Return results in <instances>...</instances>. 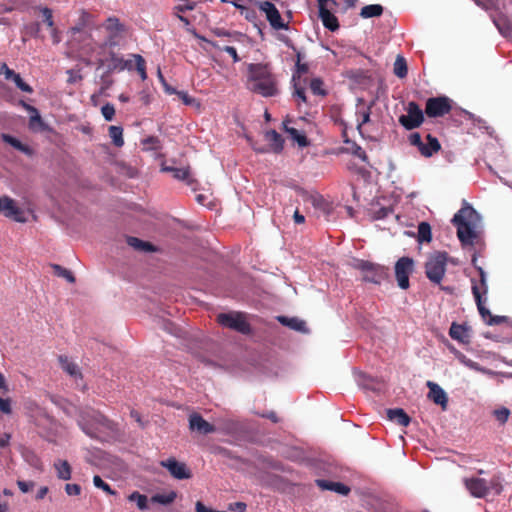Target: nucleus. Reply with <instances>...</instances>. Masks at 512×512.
Wrapping results in <instances>:
<instances>
[{
	"label": "nucleus",
	"mask_w": 512,
	"mask_h": 512,
	"mask_svg": "<svg viewBox=\"0 0 512 512\" xmlns=\"http://www.w3.org/2000/svg\"><path fill=\"white\" fill-rule=\"evenodd\" d=\"M247 88L263 97H273L279 92L277 81L268 64L251 63L248 65Z\"/></svg>",
	"instance_id": "f257e3e1"
},
{
	"label": "nucleus",
	"mask_w": 512,
	"mask_h": 512,
	"mask_svg": "<svg viewBox=\"0 0 512 512\" xmlns=\"http://www.w3.org/2000/svg\"><path fill=\"white\" fill-rule=\"evenodd\" d=\"M481 217L468 203L453 216L452 223L457 228V236L462 246H473L479 237Z\"/></svg>",
	"instance_id": "f03ea898"
},
{
	"label": "nucleus",
	"mask_w": 512,
	"mask_h": 512,
	"mask_svg": "<svg viewBox=\"0 0 512 512\" xmlns=\"http://www.w3.org/2000/svg\"><path fill=\"white\" fill-rule=\"evenodd\" d=\"M463 482L466 489L475 498H485L491 492L496 495L502 492L499 476H493L489 481L479 477H470L465 478Z\"/></svg>",
	"instance_id": "7ed1b4c3"
},
{
	"label": "nucleus",
	"mask_w": 512,
	"mask_h": 512,
	"mask_svg": "<svg viewBox=\"0 0 512 512\" xmlns=\"http://www.w3.org/2000/svg\"><path fill=\"white\" fill-rule=\"evenodd\" d=\"M448 253L436 251L430 254L425 263V275L433 284L439 285L445 275Z\"/></svg>",
	"instance_id": "20e7f679"
},
{
	"label": "nucleus",
	"mask_w": 512,
	"mask_h": 512,
	"mask_svg": "<svg viewBox=\"0 0 512 512\" xmlns=\"http://www.w3.org/2000/svg\"><path fill=\"white\" fill-rule=\"evenodd\" d=\"M351 266L361 272L362 280L366 282L380 284L388 277V268L367 260L353 259Z\"/></svg>",
	"instance_id": "39448f33"
},
{
	"label": "nucleus",
	"mask_w": 512,
	"mask_h": 512,
	"mask_svg": "<svg viewBox=\"0 0 512 512\" xmlns=\"http://www.w3.org/2000/svg\"><path fill=\"white\" fill-rule=\"evenodd\" d=\"M89 418L91 419V424L86 421L84 416L81 417L78 423L81 429L90 437H96V430H98V428L112 433L118 431V424L99 412L93 411L91 415H89Z\"/></svg>",
	"instance_id": "423d86ee"
},
{
	"label": "nucleus",
	"mask_w": 512,
	"mask_h": 512,
	"mask_svg": "<svg viewBox=\"0 0 512 512\" xmlns=\"http://www.w3.org/2000/svg\"><path fill=\"white\" fill-rule=\"evenodd\" d=\"M106 31L105 40L99 45L101 50L111 49L119 45L123 37L124 26L116 17L108 18L102 25Z\"/></svg>",
	"instance_id": "0eeeda50"
},
{
	"label": "nucleus",
	"mask_w": 512,
	"mask_h": 512,
	"mask_svg": "<svg viewBox=\"0 0 512 512\" xmlns=\"http://www.w3.org/2000/svg\"><path fill=\"white\" fill-rule=\"evenodd\" d=\"M217 322L223 327L235 330L241 334L249 335L252 332L251 325L241 312L220 313Z\"/></svg>",
	"instance_id": "6e6552de"
},
{
	"label": "nucleus",
	"mask_w": 512,
	"mask_h": 512,
	"mask_svg": "<svg viewBox=\"0 0 512 512\" xmlns=\"http://www.w3.org/2000/svg\"><path fill=\"white\" fill-rule=\"evenodd\" d=\"M477 271L479 272V282L472 280V294L474 296L479 314L483 319H486V315H489V310L485 307L486 298L484 296L488 293V285L486 280V273L484 269L480 266H477Z\"/></svg>",
	"instance_id": "1a4fd4ad"
},
{
	"label": "nucleus",
	"mask_w": 512,
	"mask_h": 512,
	"mask_svg": "<svg viewBox=\"0 0 512 512\" xmlns=\"http://www.w3.org/2000/svg\"><path fill=\"white\" fill-rule=\"evenodd\" d=\"M452 101L446 96L428 98L425 106V113L430 118L443 117L450 113Z\"/></svg>",
	"instance_id": "9d476101"
},
{
	"label": "nucleus",
	"mask_w": 512,
	"mask_h": 512,
	"mask_svg": "<svg viewBox=\"0 0 512 512\" xmlns=\"http://www.w3.org/2000/svg\"><path fill=\"white\" fill-rule=\"evenodd\" d=\"M407 114L399 117V123L407 130H413L422 125L424 122V113L419 105L411 101L406 108Z\"/></svg>",
	"instance_id": "9b49d317"
},
{
	"label": "nucleus",
	"mask_w": 512,
	"mask_h": 512,
	"mask_svg": "<svg viewBox=\"0 0 512 512\" xmlns=\"http://www.w3.org/2000/svg\"><path fill=\"white\" fill-rule=\"evenodd\" d=\"M258 7L259 10L265 14L267 21L273 29H288V24L284 23L279 10L272 2H260Z\"/></svg>",
	"instance_id": "f8f14e48"
},
{
	"label": "nucleus",
	"mask_w": 512,
	"mask_h": 512,
	"mask_svg": "<svg viewBox=\"0 0 512 512\" xmlns=\"http://www.w3.org/2000/svg\"><path fill=\"white\" fill-rule=\"evenodd\" d=\"M413 264L409 257H402L395 264V277L401 289L409 287V275L413 270Z\"/></svg>",
	"instance_id": "ddd939ff"
},
{
	"label": "nucleus",
	"mask_w": 512,
	"mask_h": 512,
	"mask_svg": "<svg viewBox=\"0 0 512 512\" xmlns=\"http://www.w3.org/2000/svg\"><path fill=\"white\" fill-rule=\"evenodd\" d=\"M106 62H108L107 71L109 73L113 72L115 70H118V71H123L125 69L131 70L133 67L131 59L125 60L121 56H119L118 54H116L112 51L109 53V59L104 58L102 56H99L97 58L98 68L104 66Z\"/></svg>",
	"instance_id": "4468645a"
},
{
	"label": "nucleus",
	"mask_w": 512,
	"mask_h": 512,
	"mask_svg": "<svg viewBox=\"0 0 512 512\" xmlns=\"http://www.w3.org/2000/svg\"><path fill=\"white\" fill-rule=\"evenodd\" d=\"M160 464L162 467L166 468L175 479L184 480L192 477L191 471L186 464L177 461L175 458H168L161 461Z\"/></svg>",
	"instance_id": "2eb2a0df"
},
{
	"label": "nucleus",
	"mask_w": 512,
	"mask_h": 512,
	"mask_svg": "<svg viewBox=\"0 0 512 512\" xmlns=\"http://www.w3.org/2000/svg\"><path fill=\"white\" fill-rule=\"evenodd\" d=\"M0 213L12 218L17 222H25L24 212L15 204V201L8 196L0 197Z\"/></svg>",
	"instance_id": "dca6fc26"
},
{
	"label": "nucleus",
	"mask_w": 512,
	"mask_h": 512,
	"mask_svg": "<svg viewBox=\"0 0 512 512\" xmlns=\"http://www.w3.org/2000/svg\"><path fill=\"white\" fill-rule=\"evenodd\" d=\"M427 387L429 388V392L427 397L429 400L433 401L435 404L440 405L442 410H446L448 406V397L446 392L435 382L427 381Z\"/></svg>",
	"instance_id": "f3484780"
},
{
	"label": "nucleus",
	"mask_w": 512,
	"mask_h": 512,
	"mask_svg": "<svg viewBox=\"0 0 512 512\" xmlns=\"http://www.w3.org/2000/svg\"><path fill=\"white\" fill-rule=\"evenodd\" d=\"M189 427L192 431H197L200 434L207 435L214 433L216 427L207 422L201 415L194 413L189 417Z\"/></svg>",
	"instance_id": "a211bd4d"
},
{
	"label": "nucleus",
	"mask_w": 512,
	"mask_h": 512,
	"mask_svg": "<svg viewBox=\"0 0 512 512\" xmlns=\"http://www.w3.org/2000/svg\"><path fill=\"white\" fill-rule=\"evenodd\" d=\"M334 13L335 12L328 11L325 8L319 10V18L321 19L323 26L332 32L338 30L340 26Z\"/></svg>",
	"instance_id": "6ab92c4d"
},
{
	"label": "nucleus",
	"mask_w": 512,
	"mask_h": 512,
	"mask_svg": "<svg viewBox=\"0 0 512 512\" xmlns=\"http://www.w3.org/2000/svg\"><path fill=\"white\" fill-rule=\"evenodd\" d=\"M316 484L323 490L334 491L341 495H347L350 492V488L340 482L317 479Z\"/></svg>",
	"instance_id": "aec40b11"
},
{
	"label": "nucleus",
	"mask_w": 512,
	"mask_h": 512,
	"mask_svg": "<svg viewBox=\"0 0 512 512\" xmlns=\"http://www.w3.org/2000/svg\"><path fill=\"white\" fill-rule=\"evenodd\" d=\"M58 361L63 371H65L68 375H70L74 379L82 377V373L78 365L72 362L67 356L60 355L58 357Z\"/></svg>",
	"instance_id": "412c9836"
},
{
	"label": "nucleus",
	"mask_w": 512,
	"mask_h": 512,
	"mask_svg": "<svg viewBox=\"0 0 512 512\" xmlns=\"http://www.w3.org/2000/svg\"><path fill=\"white\" fill-rule=\"evenodd\" d=\"M427 142L424 147H421V155L424 157H431L441 149V144L438 139L431 134L426 135Z\"/></svg>",
	"instance_id": "4be33fe9"
},
{
	"label": "nucleus",
	"mask_w": 512,
	"mask_h": 512,
	"mask_svg": "<svg viewBox=\"0 0 512 512\" xmlns=\"http://www.w3.org/2000/svg\"><path fill=\"white\" fill-rule=\"evenodd\" d=\"M278 321L284 325L287 326L295 331L298 332H308V329L306 327V322L304 320H301L297 317H286V316H279Z\"/></svg>",
	"instance_id": "5701e85b"
},
{
	"label": "nucleus",
	"mask_w": 512,
	"mask_h": 512,
	"mask_svg": "<svg viewBox=\"0 0 512 512\" xmlns=\"http://www.w3.org/2000/svg\"><path fill=\"white\" fill-rule=\"evenodd\" d=\"M387 417L389 420L404 427L408 426L411 421L407 413L401 408L388 409Z\"/></svg>",
	"instance_id": "b1692460"
},
{
	"label": "nucleus",
	"mask_w": 512,
	"mask_h": 512,
	"mask_svg": "<svg viewBox=\"0 0 512 512\" xmlns=\"http://www.w3.org/2000/svg\"><path fill=\"white\" fill-rule=\"evenodd\" d=\"M493 23L503 36H512V21L507 16L501 14L493 19Z\"/></svg>",
	"instance_id": "393cba45"
},
{
	"label": "nucleus",
	"mask_w": 512,
	"mask_h": 512,
	"mask_svg": "<svg viewBox=\"0 0 512 512\" xmlns=\"http://www.w3.org/2000/svg\"><path fill=\"white\" fill-rule=\"evenodd\" d=\"M57 477L61 480L71 479L72 469L68 461L58 459L54 462Z\"/></svg>",
	"instance_id": "a878e982"
},
{
	"label": "nucleus",
	"mask_w": 512,
	"mask_h": 512,
	"mask_svg": "<svg viewBox=\"0 0 512 512\" xmlns=\"http://www.w3.org/2000/svg\"><path fill=\"white\" fill-rule=\"evenodd\" d=\"M2 139L4 140V142L10 144L12 147L28 156H32L34 154V150L31 147H29L26 144H23L20 140L11 135L2 134Z\"/></svg>",
	"instance_id": "bb28decb"
},
{
	"label": "nucleus",
	"mask_w": 512,
	"mask_h": 512,
	"mask_svg": "<svg viewBox=\"0 0 512 512\" xmlns=\"http://www.w3.org/2000/svg\"><path fill=\"white\" fill-rule=\"evenodd\" d=\"M21 455L25 462H27L31 467L40 471L43 469V463L40 457L32 449L24 448Z\"/></svg>",
	"instance_id": "cd10ccee"
},
{
	"label": "nucleus",
	"mask_w": 512,
	"mask_h": 512,
	"mask_svg": "<svg viewBox=\"0 0 512 512\" xmlns=\"http://www.w3.org/2000/svg\"><path fill=\"white\" fill-rule=\"evenodd\" d=\"M449 335L452 339L457 340L461 343H468L467 329L460 324L452 323L449 329Z\"/></svg>",
	"instance_id": "c85d7f7f"
},
{
	"label": "nucleus",
	"mask_w": 512,
	"mask_h": 512,
	"mask_svg": "<svg viewBox=\"0 0 512 512\" xmlns=\"http://www.w3.org/2000/svg\"><path fill=\"white\" fill-rule=\"evenodd\" d=\"M266 139L271 143L272 150L275 153H280L283 150L284 140L277 131H268L266 133Z\"/></svg>",
	"instance_id": "c756f323"
},
{
	"label": "nucleus",
	"mask_w": 512,
	"mask_h": 512,
	"mask_svg": "<svg viewBox=\"0 0 512 512\" xmlns=\"http://www.w3.org/2000/svg\"><path fill=\"white\" fill-rule=\"evenodd\" d=\"M384 8L380 4H370L364 6L360 11V16L364 19L372 17H380L383 14Z\"/></svg>",
	"instance_id": "7c9ffc66"
},
{
	"label": "nucleus",
	"mask_w": 512,
	"mask_h": 512,
	"mask_svg": "<svg viewBox=\"0 0 512 512\" xmlns=\"http://www.w3.org/2000/svg\"><path fill=\"white\" fill-rule=\"evenodd\" d=\"M167 170L173 173L175 179L185 181L189 186L193 187L196 182L191 177L189 168H167Z\"/></svg>",
	"instance_id": "2f4dec72"
},
{
	"label": "nucleus",
	"mask_w": 512,
	"mask_h": 512,
	"mask_svg": "<svg viewBox=\"0 0 512 512\" xmlns=\"http://www.w3.org/2000/svg\"><path fill=\"white\" fill-rule=\"evenodd\" d=\"M127 243L129 246L139 251L154 252L156 250L150 242L140 240L137 237H128Z\"/></svg>",
	"instance_id": "473e14b6"
},
{
	"label": "nucleus",
	"mask_w": 512,
	"mask_h": 512,
	"mask_svg": "<svg viewBox=\"0 0 512 512\" xmlns=\"http://www.w3.org/2000/svg\"><path fill=\"white\" fill-rule=\"evenodd\" d=\"M393 73L400 79L407 76L408 66L406 59L402 55H397L393 66Z\"/></svg>",
	"instance_id": "72a5a7b5"
},
{
	"label": "nucleus",
	"mask_w": 512,
	"mask_h": 512,
	"mask_svg": "<svg viewBox=\"0 0 512 512\" xmlns=\"http://www.w3.org/2000/svg\"><path fill=\"white\" fill-rule=\"evenodd\" d=\"M285 131L290 135V137L297 142L300 147H306L309 144V141L305 134L301 133L299 130L293 127H288L284 124Z\"/></svg>",
	"instance_id": "f704fd0d"
},
{
	"label": "nucleus",
	"mask_w": 512,
	"mask_h": 512,
	"mask_svg": "<svg viewBox=\"0 0 512 512\" xmlns=\"http://www.w3.org/2000/svg\"><path fill=\"white\" fill-rule=\"evenodd\" d=\"M109 136L112 140V143L116 147H122L124 145L123 139V128L121 126L112 125L109 127Z\"/></svg>",
	"instance_id": "c9c22d12"
},
{
	"label": "nucleus",
	"mask_w": 512,
	"mask_h": 512,
	"mask_svg": "<svg viewBox=\"0 0 512 512\" xmlns=\"http://www.w3.org/2000/svg\"><path fill=\"white\" fill-rule=\"evenodd\" d=\"M7 80H13L17 88L23 92L31 93L33 91L31 86L25 83L21 76L14 71L7 72Z\"/></svg>",
	"instance_id": "e433bc0d"
},
{
	"label": "nucleus",
	"mask_w": 512,
	"mask_h": 512,
	"mask_svg": "<svg viewBox=\"0 0 512 512\" xmlns=\"http://www.w3.org/2000/svg\"><path fill=\"white\" fill-rule=\"evenodd\" d=\"M177 497V493L175 491H170L167 494H155L151 497V501L154 503H159L162 505H169L175 501Z\"/></svg>",
	"instance_id": "4c0bfd02"
},
{
	"label": "nucleus",
	"mask_w": 512,
	"mask_h": 512,
	"mask_svg": "<svg viewBox=\"0 0 512 512\" xmlns=\"http://www.w3.org/2000/svg\"><path fill=\"white\" fill-rule=\"evenodd\" d=\"M432 239L431 226L427 222H421L418 225V241L430 242Z\"/></svg>",
	"instance_id": "58836bf2"
},
{
	"label": "nucleus",
	"mask_w": 512,
	"mask_h": 512,
	"mask_svg": "<svg viewBox=\"0 0 512 512\" xmlns=\"http://www.w3.org/2000/svg\"><path fill=\"white\" fill-rule=\"evenodd\" d=\"M128 499L130 501H135L140 510L144 511L148 509V499L146 495L135 491L128 496Z\"/></svg>",
	"instance_id": "ea45409f"
},
{
	"label": "nucleus",
	"mask_w": 512,
	"mask_h": 512,
	"mask_svg": "<svg viewBox=\"0 0 512 512\" xmlns=\"http://www.w3.org/2000/svg\"><path fill=\"white\" fill-rule=\"evenodd\" d=\"M131 57L135 61L136 70L139 73L142 80L147 79V73H146V62L144 58L139 54H131Z\"/></svg>",
	"instance_id": "a19ab883"
},
{
	"label": "nucleus",
	"mask_w": 512,
	"mask_h": 512,
	"mask_svg": "<svg viewBox=\"0 0 512 512\" xmlns=\"http://www.w3.org/2000/svg\"><path fill=\"white\" fill-rule=\"evenodd\" d=\"M205 41L210 44L211 46L215 47V48H218V49H221L223 51H225L226 53H228L233 61L236 63V62H239L240 61V57L238 56V53H237V50L235 47L233 46H224V47H220L215 41H211V40H206Z\"/></svg>",
	"instance_id": "79ce46f5"
},
{
	"label": "nucleus",
	"mask_w": 512,
	"mask_h": 512,
	"mask_svg": "<svg viewBox=\"0 0 512 512\" xmlns=\"http://www.w3.org/2000/svg\"><path fill=\"white\" fill-rule=\"evenodd\" d=\"M54 272L57 276L65 278L68 282L74 283L75 277L73 276L72 272L66 268H63L60 265H53Z\"/></svg>",
	"instance_id": "37998d69"
},
{
	"label": "nucleus",
	"mask_w": 512,
	"mask_h": 512,
	"mask_svg": "<svg viewBox=\"0 0 512 512\" xmlns=\"http://www.w3.org/2000/svg\"><path fill=\"white\" fill-rule=\"evenodd\" d=\"M323 81L320 78H314L310 82V89L313 94L325 96L327 94L326 90L323 88Z\"/></svg>",
	"instance_id": "c03bdc74"
},
{
	"label": "nucleus",
	"mask_w": 512,
	"mask_h": 512,
	"mask_svg": "<svg viewBox=\"0 0 512 512\" xmlns=\"http://www.w3.org/2000/svg\"><path fill=\"white\" fill-rule=\"evenodd\" d=\"M510 413V410L506 407H501L493 411L495 419L502 425L508 421Z\"/></svg>",
	"instance_id": "a18cd8bd"
},
{
	"label": "nucleus",
	"mask_w": 512,
	"mask_h": 512,
	"mask_svg": "<svg viewBox=\"0 0 512 512\" xmlns=\"http://www.w3.org/2000/svg\"><path fill=\"white\" fill-rule=\"evenodd\" d=\"M93 483L97 488L102 489L103 491L110 495L116 494V492L110 487V485L103 481V479L99 475H95L93 477Z\"/></svg>",
	"instance_id": "49530a36"
},
{
	"label": "nucleus",
	"mask_w": 512,
	"mask_h": 512,
	"mask_svg": "<svg viewBox=\"0 0 512 512\" xmlns=\"http://www.w3.org/2000/svg\"><path fill=\"white\" fill-rule=\"evenodd\" d=\"M310 199L314 207L322 209L324 212H328V203L321 195H312Z\"/></svg>",
	"instance_id": "de8ad7c7"
},
{
	"label": "nucleus",
	"mask_w": 512,
	"mask_h": 512,
	"mask_svg": "<svg viewBox=\"0 0 512 512\" xmlns=\"http://www.w3.org/2000/svg\"><path fill=\"white\" fill-rule=\"evenodd\" d=\"M508 319L509 318L507 316L492 315L491 312L489 311V315H486V319L484 320L488 325L492 326L506 323L508 322Z\"/></svg>",
	"instance_id": "09e8293b"
},
{
	"label": "nucleus",
	"mask_w": 512,
	"mask_h": 512,
	"mask_svg": "<svg viewBox=\"0 0 512 512\" xmlns=\"http://www.w3.org/2000/svg\"><path fill=\"white\" fill-rule=\"evenodd\" d=\"M371 106H368L366 110L364 111H359L357 113V115L359 116L358 118V129L360 130L361 127L364 125V124H367L368 122H370V115H371Z\"/></svg>",
	"instance_id": "8fccbe9b"
},
{
	"label": "nucleus",
	"mask_w": 512,
	"mask_h": 512,
	"mask_svg": "<svg viewBox=\"0 0 512 512\" xmlns=\"http://www.w3.org/2000/svg\"><path fill=\"white\" fill-rule=\"evenodd\" d=\"M101 112L105 120L112 121L115 116V108L114 105L110 103H106L102 106Z\"/></svg>",
	"instance_id": "3c124183"
},
{
	"label": "nucleus",
	"mask_w": 512,
	"mask_h": 512,
	"mask_svg": "<svg viewBox=\"0 0 512 512\" xmlns=\"http://www.w3.org/2000/svg\"><path fill=\"white\" fill-rule=\"evenodd\" d=\"M293 97L296 98L297 102H307V97L305 94V89L301 86H299L297 83H294V91H293Z\"/></svg>",
	"instance_id": "603ef678"
},
{
	"label": "nucleus",
	"mask_w": 512,
	"mask_h": 512,
	"mask_svg": "<svg viewBox=\"0 0 512 512\" xmlns=\"http://www.w3.org/2000/svg\"><path fill=\"white\" fill-rule=\"evenodd\" d=\"M319 10L322 8L327 9L328 11L336 12L338 7V3L336 0H317Z\"/></svg>",
	"instance_id": "864d4df0"
},
{
	"label": "nucleus",
	"mask_w": 512,
	"mask_h": 512,
	"mask_svg": "<svg viewBox=\"0 0 512 512\" xmlns=\"http://www.w3.org/2000/svg\"><path fill=\"white\" fill-rule=\"evenodd\" d=\"M41 12L44 17V22L46 23L47 27L49 29H52L55 27L54 21H53V15L52 10L50 8L44 7L41 9Z\"/></svg>",
	"instance_id": "5fc2aeb1"
},
{
	"label": "nucleus",
	"mask_w": 512,
	"mask_h": 512,
	"mask_svg": "<svg viewBox=\"0 0 512 512\" xmlns=\"http://www.w3.org/2000/svg\"><path fill=\"white\" fill-rule=\"evenodd\" d=\"M409 142L412 146L417 147L421 153V147H424V142L422 141L421 135L418 132L410 134Z\"/></svg>",
	"instance_id": "6e6d98bb"
},
{
	"label": "nucleus",
	"mask_w": 512,
	"mask_h": 512,
	"mask_svg": "<svg viewBox=\"0 0 512 512\" xmlns=\"http://www.w3.org/2000/svg\"><path fill=\"white\" fill-rule=\"evenodd\" d=\"M65 491L70 496H77L81 493V487L78 484H66Z\"/></svg>",
	"instance_id": "4d7b16f0"
},
{
	"label": "nucleus",
	"mask_w": 512,
	"mask_h": 512,
	"mask_svg": "<svg viewBox=\"0 0 512 512\" xmlns=\"http://www.w3.org/2000/svg\"><path fill=\"white\" fill-rule=\"evenodd\" d=\"M34 485H35V483L33 481H29V482L23 481V480L17 481V486L23 493L29 492L34 487Z\"/></svg>",
	"instance_id": "13d9d810"
},
{
	"label": "nucleus",
	"mask_w": 512,
	"mask_h": 512,
	"mask_svg": "<svg viewBox=\"0 0 512 512\" xmlns=\"http://www.w3.org/2000/svg\"><path fill=\"white\" fill-rule=\"evenodd\" d=\"M0 411L5 414L11 413L12 409H11L10 399H4V398L0 397Z\"/></svg>",
	"instance_id": "bf43d9fd"
},
{
	"label": "nucleus",
	"mask_w": 512,
	"mask_h": 512,
	"mask_svg": "<svg viewBox=\"0 0 512 512\" xmlns=\"http://www.w3.org/2000/svg\"><path fill=\"white\" fill-rule=\"evenodd\" d=\"M353 154L357 156L359 159H361L363 162L368 161L367 153L361 146L356 145L353 150Z\"/></svg>",
	"instance_id": "052dcab7"
},
{
	"label": "nucleus",
	"mask_w": 512,
	"mask_h": 512,
	"mask_svg": "<svg viewBox=\"0 0 512 512\" xmlns=\"http://www.w3.org/2000/svg\"><path fill=\"white\" fill-rule=\"evenodd\" d=\"M391 212L392 210L390 208L382 207L375 213V218L383 219L387 217Z\"/></svg>",
	"instance_id": "680f3d73"
},
{
	"label": "nucleus",
	"mask_w": 512,
	"mask_h": 512,
	"mask_svg": "<svg viewBox=\"0 0 512 512\" xmlns=\"http://www.w3.org/2000/svg\"><path fill=\"white\" fill-rule=\"evenodd\" d=\"M130 417L132 419H134L139 424L140 427H144V422L142 421V417L137 410L131 409Z\"/></svg>",
	"instance_id": "e2e57ef3"
},
{
	"label": "nucleus",
	"mask_w": 512,
	"mask_h": 512,
	"mask_svg": "<svg viewBox=\"0 0 512 512\" xmlns=\"http://www.w3.org/2000/svg\"><path fill=\"white\" fill-rule=\"evenodd\" d=\"M300 59H301V54H300V52H298L297 53V63H296L297 71L299 73H306L308 71V65L300 63Z\"/></svg>",
	"instance_id": "0e129e2a"
},
{
	"label": "nucleus",
	"mask_w": 512,
	"mask_h": 512,
	"mask_svg": "<svg viewBox=\"0 0 512 512\" xmlns=\"http://www.w3.org/2000/svg\"><path fill=\"white\" fill-rule=\"evenodd\" d=\"M194 4L177 5L174 7L175 13H184L185 11L193 10Z\"/></svg>",
	"instance_id": "69168bd1"
},
{
	"label": "nucleus",
	"mask_w": 512,
	"mask_h": 512,
	"mask_svg": "<svg viewBox=\"0 0 512 512\" xmlns=\"http://www.w3.org/2000/svg\"><path fill=\"white\" fill-rule=\"evenodd\" d=\"M177 94L186 105H191L194 101V99L191 96H189L186 92L180 91L177 92Z\"/></svg>",
	"instance_id": "338daca9"
},
{
	"label": "nucleus",
	"mask_w": 512,
	"mask_h": 512,
	"mask_svg": "<svg viewBox=\"0 0 512 512\" xmlns=\"http://www.w3.org/2000/svg\"><path fill=\"white\" fill-rule=\"evenodd\" d=\"M212 33L217 37H230L232 35L229 31L223 28H215L212 30Z\"/></svg>",
	"instance_id": "774afa93"
}]
</instances>
